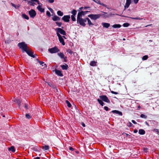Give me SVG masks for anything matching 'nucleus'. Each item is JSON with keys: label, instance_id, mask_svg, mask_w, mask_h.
Listing matches in <instances>:
<instances>
[{"label": "nucleus", "instance_id": "obj_28", "mask_svg": "<svg viewBox=\"0 0 159 159\" xmlns=\"http://www.w3.org/2000/svg\"><path fill=\"white\" fill-rule=\"evenodd\" d=\"M9 151H12V152H14L15 151L14 147L13 146H11V147L9 148Z\"/></svg>", "mask_w": 159, "mask_h": 159}, {"label": "nucleus", "instance_id": "obj_13", "mask_svg": "<svg viewBox=\"0 0 159 159\" xmlns=\"http://www.w3.org/2000/svg\"><path fill=\"white\" fill-rule=\"evenodd\" d=\"M52 16V20L54 21H58L60 19V17L57 16L56 15Z\"/></svg>", "mask_w": 159, "mask_h": 159}, {"label": "nucleus", "instance_id": "obj_12", "mask_svg": "<svg viewBox=\"0 0 159 159\" xmlns=\"http://www.w3.org/2000/svg\"><path fill=\"white\" fill-rule=\"evenodd\" d=\"M131 3V0H126V2L125 6V9L128 8Z\"/></svg>", "mask_w": 159, "mask_h": 159}, {"label": "nucleus", "instance_id": "obj_24", "mask_svg": "<svg viewBox=\"0 0 159 159\" xmlns=\"http://www.w3.org/2000/svg\"><path fill=\"white\" fill-rule=\"evenodd\" d=\"M139 133L140 134L143 135L145 134V131L143 129H140L139 131Z\"/></svg>", "mask_w": 159, "mask_h": 159}, {"label": "nucleus", "instance_id": "obj_45", "mask_svg": "<svg viewBox=\"0 0 159 159\" xmlns=\"http://www.w3.org/2000/svg\"><path fill=\"white\" fill-rule=\"evenodd\" d=\"M111 93L113 94H118V93L117 92H114V91H111Z\"/></svg>", "mask_w": 159, "mask_h": 159}, {"label": "nucleus", "instance_id": "obj_8", "mask_svg": "<svg viewBox=\"0 0 159 159\" xmlns=\"http://www.w3.org/2000/svg\"><path fill=\"white\" fill-rule=\"evenodd\" d=\"M70 18V15H66L64 16L62 19L65 22H68L69 21V19Z\"/></svg>", "mask_w": 159, "mask_h": 159}, {"label": "nucleus", "instance_id": "obj_15", "mask_svg": "<svg viewBox=\"0 0 159 159\" xmlns=\"http://www.w3.org/2000/svg\"><path fill=\"white\" fill-rule=\"evenodd\" d=\"M102 26L104 28H107L110 26V24L108 23L103 22L102 23Z\"/></svg>", "mask_w": 159, "mask_h": 159}, {"label": "nucleus", "instance_id": "obj_44", "mask_svg": "<svg viewBox=\"0 0 159 159\" xmlns=\"http://www.w3.org/2000/svg\"><path fill=\"white\" fill-rule=\"evenodd\" d=\"M56 23L59 27L61 25V22H56Z\"/></svg>", "mask_w": 159, "mask_h": 159}, {"label": "nucleus", "instance_id": "obj_32", "mask_svg": "<svg viewBox=\"0 0 159 159\" xmlns=\"http://www.w3.org/2000/svg\"><path fill=\"white\" fill-rule=\"evenodd\" d=\"M148 58V55H145L142 57V59L143 60H146Z\"/></svg>", "mask_w": 159, "mask_h": 159}, {"label": "nucleus", "instance_id": "obj_16", "mask_svg": "<svg viewBox=\"0 0 159 159\" xmlns=\"http://www.w3.org/2000/svg\"><path fill=\"white\" fill-rule=\"evenodd\" d=\"M86 21L87 20L89 25L90 26H92L93 25V24L91 22V20L88 18H86Z\"/></svg>", "mask_w": 159, "mask_h": 159}, {"label": "nucleus", "instance_id": "obj_26", "mask_svg": "<svg viewBox=\"0 0 159 159\" xmlns=\"http://www.w3.org/2000/svg\"><path fill=\"white\" fill-rule=\"evenodd\" d=\"M49 146L48 145H45L43 147L42 149L44 150H48L49 149Z\"/></svg>", "mask_w": 159, "mask_h": 159}, {"label": "nucleus", "instance_id": "obj_55", "mask_svg": "<svg viewBox=\"0 0 159 159\" xmlns=\"http://www.w3.org/2000/svg\"><path fill=\"white\" fill-rule=\"evenodd\" d=\"M134 133H136L138 132V130H137L135 129L134 130Z\"/></svg>", "mask_w": 159, "mask_h": 159}, {"label": "nucleus", "instance_id": "obj_22", "mask_svg": "<svg viewBox=\"0 0 159 159\" xmlns=\"http://www.w3.org/2000/svg\"><path fill=\"white\" fill-rule=\"evenodd\" d=\"M111 26L114 28H119L121 27V25L120 24H115Z\"/></svg>", "mask_w": 159, "mask_h": 159}, {"label": "nucleus", "instance_id": "obj_1", "mask_svg": "<svg viewBox=\"0 0 159 159\" xmlns=\"http://www.w3.org/2000/svg\"><path fill=\"white\" fill-rule=\"evenodd\" d=\"M18 46L19 48L25 51L28 48L27 47V44H26L25 42H22L19 43L18 44Z\"/></svg>", "mask_w": 159, "mask_h": 159}, {"label": "nucleus", "instance_id": "obj_35", "mask_svg": "<svg viewBox=\"0 0 159 159\" xmlns=\"http://www.w3.org/2000/svg\"><path fill=\"white\" fill-rule=\"evenodd\" d=\"M141 117L144 119H146L147 118V116L143 114H142L140 115Z\"/></svg>", "mask_w": 159, "mask_h": 159}, {"label": "nucleus", "instance_id": "obj_6", "mask_svg": "<svg viewBox=\"0 0 159 159\" xmlns=\"http://www.w3.org/2000/svg\"><path fill=\"white\" fill-rule=\"evenodd\" d=\"M25 51L26 52L29 56L33 58L35 57V56H37L35 54H33V53L32 52V51L31 50L28 49V48Z\"/></svg>", "mask_w": 159, "mask_h": 159}, {"label": "nucleus", "instance_id": "obj_63", "mask_svg": "<svg viewBox=\"0 0 159 159\" xmlns=\"http://www.w3.org/2000/svg\"><path fill=\"white\" fill-rule=\"evenodd\" d=\"M63 38H64L65 39H66V37H65V36H63Z\"/></svg>", "mask_w": 159, "mask_h": 159}, {"label": "nucleus", "instance_id": "obj_30", "mask_svg": "<svg viewBox=\"0 0 159 159\" xmlns=\"http://www.w3.org/2000/svg\"><path fill=\"white\" fill-rule=\"evenodd\" d=\"M71 13L73 14L72 15L75 16L77 13V11L73 9Z\"/></svg>", "mask_w": 159, "mask_h": 159}, {"label": "nucleus", "instance_id": "obj_49", "mask_svg": "<svg viewBox=\"0 0 159 159\" xmlns=\"http://www.w3.org/2000/svg\"><path fill=\"white\" fill-rule=\"evenodd\" d=\"M48 2L50 3H52L54 2V0H48Z\"/></svg>", "mask_w": 159, "mask_h": 159}, {"label": "nucleus", "instance_id": "obj_59", "mask_svg": "<svg viewBox=\"0 0 159 159\" xmlns=\"http://www.w3.org/2000/svg\"><path fill=\"white\" fill-rule=\"evenodd\" d=\"M56 30H62V29H61V28H57Z\"/></svg>", "mask_w": 159, "mask_h": 159}, {"label": "nucleus", "instance_id": "obj_18", "mask_svg": "<svg viewBox=\"0 0 159 159\" xmlns=\"http://www.w3.org/2000/svg\"><path fill=\"white\" fill-rule=\"evenodd\" d=\"M112 112L113 113L118 114L120 116H122V113L121 112L117 110H115L112 111Z\"/></svg>", "mask_w": 159, "mask_h": 159}, {"label": "nucleus", "instance_id": "obj_42", "mask_svg": "<svg viewBox=\"0 0 159 159\" xmlns=\"http://www.w3.org/2000/svg\"><path fill=\"white\" fill-rule=\"evenodd\" d=\"M132 125L133 124L130 122H129L127 124V126L129 127H131Z\"/></svg>", "mask_w": 159, "mask_h": 159}, {"label": "nucleus", "instance_id": "obj_58", "mask_svg": "<svg viewBox=\"0 0 159 159\" xmlns=\"http://www.w3.org/2000/svg\"><path fill=\"white\" fill-rule=\"evenodd\" d=\"M49 10L51 12H52V11H53V10L51 8L49 9Z\"/></svg>", "mask_w": 159, "mask_h": 159}, {"label": "nucleus", "instance_id": "obj_29", "mask_svg": "<svg viewBox=\"0 0 159 159\" xmlns=\"http://www.w3.org/2000/svg\"><path fill=\"white\" fill-rule=\"evenodd\" d=\"M57 14L58 15L60 16H62L63 15V12H61L60 11H57Z\"/></svg>", "mask_w": 159, "mask_h": 159}, {"label": "nucleus", "instance_id": "obj_34", "mask_svg": "<svg viewBox=\"0 0 159 159\" xmlns=\"http://www.w3.org/2000/svg\"><path fill=\"white\" fill-rule=\"evenodd\" d=\"M11 4L12 6L16 8H17L19 7H20V5H19L16 6L14 4L12 3H11Z\"/></svg>", "mask_w": 159, "mask_h": 159}, {"label": "nucleus", "instance_id": "obj_46", "mask_svg": "<svg viewBox=\"0 0 159 159\" xmlns=\"http://www.w3.org/2000/svg\"><path fill=\"white\" fill-rule=\"evenodd\" d=\"M25 116L27 118L30 119V115L28 114H26Z\"/></svg>", "mask_w": 159, "mask_h": 159}, {"label": "nucleus", "instance_id": "obj_37", "mask_svg": "<svg viewBox=\"0 0 159 159\" xmlns=\"http://www.w3.org/2000/svg\"><path fill=\"white\" fill-rule=\"evenodd\" d=\"M66 51L68 53H69L70 54H71L73 52H72V51L70 49H67L66 50Z\"/></svg>", "mask_w": 159, "mask_h": 159}, {"label": "nucleus", "instance_id": "obj_4", "mask_svg": "<svg viewBox=\"0 0 159 159\" xmlns=\"http://www.w3.org/2000/svg\"><path fill=\"white\" fill-rule=\"evenodd\" d=\"M88 16L91 19L95 20L99 18L100 17V14H90L88 15Z\"/></svg>", "mask_w": 159, "mask_h": 159}, {"label": "nucleus", "instance_id": "obj_53", "mask_svg": "<svg viewBox=\"0 0 159 159\" xmlns=\"http://www.w3.org/2000/svg\"><path fill=\"white\" fill-rule=\"evenodd\" d=\"M156 132H157V134H159V130L157 129L156 130Z\"/></svg>", "mask_w": 159, "mask_h": 159}, {"label": "nucleus", "instance_id": "obj_33", "mask_svg": "<svg viewBox=\"0 0 159 159\" xmlns=\"http://www.w3.org/2000/svg\"><path fill=\"white\" fill-rule=\"evenodd\" d=\"M130 18L134 19V20H141L143 19L142 18H140V17H130Z\"/></svg>", "mask_w": 159, "mask_h": 159}, {"label": "nucleus", "instance_id": "obj_51", "mask_svg": "<svg viewBox=\"0 0 159 159\" xmlns=\"http://www.w3.org/2000/svg\"><path fill=\"white\" fill-rule=\"evenodd\" d=\"M132 122L134 124H137V122L134 120H132Z\"/></svg>", "mask_w": 159, "mask_h": 159}, {"label": "nucleus", "instance_id": "obj_52", "mask_svg": "<svg viewBox=\"0 0 159 159\" xmlns=\"http://www.w3.org/2000/svg\"><path fill=\"white\" fill-rule=\"evenodd\" d=\"M34 2H37V3H38V4H39H39H40V3H39V0H36V1H34Z\"/></svg>", "mask_w": 159, "mask_h": 159}, {"label": "nucleus", "instance_id": "obj_27", "mask_svg": "<svg viewBox=\"0 0 159 159\" xmlns=\"http://www.w3.org/2000/svg\"><path fill=\"white\" fill-rule=\"evenodd\" d=\"M22 17L23 18L26 19L27 20L29 19V17L25 14H22Z\"/></svg>", "mask_w": 159, "mask_h": 159}, {"label": "nucleus", "instance_id": "obj_60", "mask_svg": "<svg viewBox=\"0 0 159 159\" xmlns=\"http://www.w3.org/2000/svg\"><path fill=\"white\" fill-rule=\"evenodd\" d=\"M17 101L18 103H20V101L19 100V99L17 100Z\"/></svg>", "mask_w": 159, "mask_h": 159}, {"label": "nucleus", "instance_id": "obj_10", "mask_svg": "<svg viewBox=\"0 0 159 159\" xmlns=\"http://www.w3.org/2000/svg\"><path fill=\"white\" fill-rule=\"evenodd\" d=\"M89 12V11H81L80 12H79L77 15V19L78 18H81V17L83 15L84 16V13H86L87 12Z\"/></svg>", "mask_w": 159, "mask_h": 159}, {"label": "nucleus", "instance_id": "obj_11", "mask_svg": "<svg viewBox=\"0 0 159 159\" xmlns=\"http://www.w3.org/2000/svg\"><path fill=\"white\" fill-rule=\"evenodd\" d=\"M103 13L100 14L101 16H103L105 18H108L112 15V14H108L107 12H103Z\"/></svg>", "mask_w": 159, "mask_h": 159}, {"label": "nucleus", "instance_id": "obj_3", "mask_svg": "<svg viewBox=\"0 0 159 159\" xmlns=\"http://www.w3.org/2000/svg\"><path fill=\"white\" fill-rule=\"evenodd\" d=\"M77 22L78 23L83 26L85 25V22H86V18L84 19L82 18H78L77 19Z\"/></svg>", "mask_w": 159, "mask_h": 159}, {"label": "nucleus", "instance_id": "obj_17", "mask_svg": "<svg viewBox=\"0 0 159 159\" xmlns=\"http://www.w3.org/2000/svg\"><path fill=\"white\" fill-rule=\"evenodd\" d=\"M58 33L59 34H60L63 35H65L66 34V32L65 30H57V35Z\"/></svg>", "mask_w": 159, "mask_h": 159}, {"label": "nucleus", "instance_id": "obj_5", "mask_svg": "<svg viewBox=\"0 0 159 159\" xmlns=\"http://www.w3.org/2000/svg\"><path fill=\"white\" fill-rule=\"evenodd\" d=\"M99 98L103 101L107 103H110V101L106 95H102L99 96Z\"/></svg>", "mask_w": 159, "mask_h": 159}, {"label": "nucleus", "instance_id": "obj_61", "mask_svg": "<svg viewBox=\"0 0 159 159\" xmlns=\"http://www.w3.org/2000/svg\"><path fill=\"white\" fill-rule=\"evenodd\" d=\"M75 152H76V153H79V151H75Z\"/></svg>", "mask_w": 159, "mask_h": 159}, {"label": "nucleus", "instance_id": "obj_50", "mask_svg": "<svg viewBox=\"0 0 159 159\" xmlns=\"http://www.w3.org/2000/svg\"><path fill=\"white\" fill-rule=\"evenodd\" d=\"M69 149L70 150H71V151H73L74 149L72 147H70L69 148Z\"/></svg>", "mask_w": 159, "mask_h": 159}, {"label": "nucleus", "instance_id": "obj_41", "mask_svg": "<svg viewBox=\"0 0 159 159\" xmlns=\"http://www.w3.org/2000/svg\"><path fill=\"white\" fill-rule=\"evenodd\" d=\"M46 15H47V16H48L49 17L51 16L50 13L48 11H47L46 12Z\"/></svg>", "mask_w": 159, "mask_h": 159}, {"label": "nucleus", "instance_id": "obj_56", "mask_svg": "<svg viewBox=\"0 0 159 159\" xmlns=\"http://www.w3.org/2000/svg\"><path fill=\"white\" fill-rule=\"evenodd\" d=\"M82 125L84 127H85V124L83 123V122H82Z\"/></svg>", "mask_w": 159, "mask_h": 159}, {"label": "nucleus", "instance_id": "obj_7", "mask_svg": "<svg viewBox=\"0 0 159 159\" xmlns=\"http://www.w3.org/2000/svg\"><path fill=\"white\" fill-rule=\"evenodd\" d=\"M29 13L31 17L33 18L36 15V13L35 11L33 9H31L29 11Z\"/></svg>", "mask_w": 159, "mask_h": 159}, {"label": "nucleus", "instance_id": "obj_39", "mask_svg": "<svg viewBox=\"0 0 159 159\" xmlns=\"http://www.w3.org/2000/svg\"><path fill=\"white\" fill-rule=\"evenodd\" d=\"M28 4H30V5H32L33 6H34V3H33L32 2H31V1H28Z\"/></svg>", "mask_w": 159, "mask_h": 159}, {"label": "nucleus", "instance_id": "obj_36", "mask_svg": "<svg viewBox=\"0 0 159 159\" xmlns=\"http://www.w3.org/2000/svg\"><path fill=\"white\" fill-rule=\"evenodd\" d=\"M129 25V24L128 23H125L123 25V26L125 27H127Z\"/></svg>", "mask_w": 159, "mask_h": 159}, {"label": "nucleus", "instance_id": "obj_57", "mask_svg": "<svg viewBox=\"0 0 159 159\" xmlns=\"http://www.w3.org/2000/svg\"><path fill=\"white\" fill-rule=\"evenodd\" d=\"M34 159H40V158L39 157H36L34 158Z\"/></svg>", "mask_w": 159, "mask_h": 159}, {"label": "nucleus", "instance_id": "obj_20", "mask_svg": "<svg viewBox=\"0 0 159 159\" xmlns=\"http://www.w3.org/2000/svg\"><path fill=\"white\" fill-rule=\"evenodd\" d=\"M61 68L63 70H67L68 68V66L66 64H65V65H62L61 66Z\"/></svg>", "mask_w": 159, "mask_h": 159}, {"label": "nucleus", "instance_id": "obj_47", "mask_svg": "<svg viewBox=\"0 0 159 159\" xmlns=\"http://www.w3.org/2000/svg\"><path fill=\"white\" fill-rule=\"evenodd\" d=\"M104 109L106 111H108L109 110V108L107 106H105L104 107Z\"/></svg>", "mask_w": 159, "mask_h": 159}, {"label": "nucleus", "instance_id": "obj_9", "mask_svg": "<svg viewBox=\"0 0 159 159\" xmlns=\"http://www.w3.org/2000/svg\"><path fill=\"white\" fill-rule=\"evenodd\" d=\"M57 36L58 37L59 39L60 43H61L63 45H65V43L63 39L62 38L60 34L58 33Z\"/></svg>", "mask_w": 159, "mask_h": 159}, {"label": "nucleus", "instance_id": "obj_31", "mask_svg": "<svg viewBox=\"0 0 159 159\" xmlns=\"http://www.w3.org/2000/svg\"><path fill=\"white\" fill-rule=\"evenodd\" d=\"M66 103L67 104V105L68 107H71V104L67 100H66Z\"/></svg>", "mask_w": 159, "mask_h": 159}, {"label": "nucleus", "instance_id": "obj_25", "mask_svg": "<svg viewBox=\"0 0 159 159\" xmlns=\"http://www.w3.org/2000/svg\"><path fill=\"white\" fill-rule=\"evenodd\" d=\"M97 101L98 102L99 104L102 106H103L104 105V103L102 102V101L101 100L98 99Z\"/></svg>", "mask_w": 159, "mask_h": 159}, {"label": "nucleus", "instance_id": "obj_48", "mask_svg": "<svg viewBox=\"0 0 159 159\" xmlns=\"http://www.w3.org/2000/svg\"><path fill=\"white\" fill-rule=\"evenodd\" d=\"M133 1L134 3L136 4L138 2L139 0H133Z\"/></svg>", "mask_w": 159, "mask_h": 159}, {"label": "nucleus", "instance_id": "obj_54", "mask_svg": "<svg viewBox=\"0 0 159 159\" xmlns=\"http://www.w3.org/2000/svg\"><path fill=\"white\" fill-rule=\"evenodd\" d=\"M25 107L26 108V109H28V106H27V104H25Z\"/></svg>", "mask_w": 159, "mask_h": 159}, {"label": "nucleus", "instance_id": "obj_21", "mask_svg": "<svg viewBox=\"0 0 159 159\" xmlns=\"http://www.w3.org/2000/svg\"><path fill=\"white\" fill-rule=\"evenodd\" d=\"M57 55L61 59L64 58L65 55L63 52L58 53Z\"/></svg>", "mask_w": 159, "mask_h": 159}, {"label": "nucleus", "instance_id": "obj_38", "mask_svg": "<svg viewBox=\"0 0 159 159\" xmlns=\"http://www.w3.org/2000/svg\"><path fill=\"white\" fill-rule=\"evenodd\" d=\"M75 16H74V15H71V19L73 21H75Z\"/></svg>", "mask_w": 159, "mask_h": 159}, {"label": "nucleus", "instance_id": "obj_43", "mask_svg": "<svg viewBox=\"0 0 159 159\" xmlns=\"http://www.w3.org/2000/svg\"><path fill=\"white\" fill-rule=\"evenodd\" d=\"M64 60L63 61L65 62H66L67 61V57H64V58H63Z\"/></svg>", "mask_w": 159, "mask_h": 159}, {"label": "nucleus", "instance_id": "obj_23", "mask_svg": "<svg viewBox=\"0 0 159 159\" xmlns=\"http://www.w3.org/2000/svg\"><path fill=\"white\" fill-rule=\"evenodd\" d=\"M97 62L95 61H91L90 63V65L92 66H96Z\"/></svg>", "mask_w": 159, "mask_h": 159}, {"label": "nucleus", "instance_id": "obj_62", "mask_svg": "<svg viewBox=\"0 0 159 159\" xmlns=\"http://www.w3.org/2000/svg\"><path fill=\"white\" fill-rule=\"evenodd\" d=\"M144 151L145 152H147V149H145Z\"/></svg>", "mask_w": 159, "mask_h": 159}, {"label": "nucleus", "instance_id": "obj_14", "mask_svg": "<svg viewBox=\"0 0 159 159\" xmlns=\"http://www.w3.org/2000/svg\"><path fill=\"white\" fill-rule=\"evenodd\" d=\"M55 72L56 74L58 75L61 77L63 76V74L62 73L61 71L57 70H55Z\"/></svg>", "mask_w": 159, "mask_h": 159}, {"label": "nucleus", "instance_id": "obj_2", "mask_svg": "<svg viewBox=\"0 0 159 159\" xmlns=\"http://www.w3.org/2000/svg\"><path fill=\"white\" fill-rule=\"evenodd\" d=\"M48 51L51 53H56L60 51L59 49L56 46L49 48Z\"/></svg>", "mask_w": 159, "mask_h": 159}, {"label": "nucleus", "instance_id": "obj_19", "mask_svg": "<svg viewBox=\"0 0 159 159\" xmlns=\"http://www.w3.org/2000/svg\"><path fill=\"white\" fill-rule=\"evenodd\" d=\"M37 8L41 12H43L44 11V9L42 8V7L40 5H39L37 7Z\"/></svg>", "mask_w": 159, "mask_h": 159}, {"label": "nucleus", "instance_id": "obj_40", "mask_svg": "<svg viewBox=\"0 0 159 159\" xmlns=\"http://www.w3.org/2000/svg\"><path fill=\"white\" fill-rule=\"evenodd\" d=\"M37 61H38L39 62V64L40 65H42V66H43V64L44 63V62H43V61H39V60L38 59H37Z\"/></svg>", "mask_w": 159, "mask_h": 159}, {"label": "nucleus", "instance_id": "obj_64", "mask_svg": "<svg viewBox=\"0 0 159 159\" xmlns=\"http://www.w3.org/2000/svg\"><path fill=\"white\" fill-rule=\"evenodd\" d=\"M88 8V7H84V8L85 9H86V8Z\"/></svg>", "mask_w": 159, "mask_h": 159}]
</instances>
